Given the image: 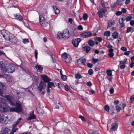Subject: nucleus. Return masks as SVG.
<instances>
[{"label": "nucleus", "mask_w": 134, "mask_h": 134, "mask_svg": "<svg viewBox=\"0 0 134 134\" xmlns=\"http://www.w3.org/2000/svg\"><path fill=\"white\" fill-rule=\"evenodd\" d=\"M4 97L9 101L10 104L12 105H15V107L10 108L11 111H15L19 113L22 111V108L21 103V102H16L15 104H14L15 100L14 97L10 95H5Z\"/></svg>", "instance_id": "obj_1"}, {"label": "nucleus", "mask_w": 134, "mask_h": 134, "mask_svg": "<svg viewBox=\"0 0 134 134\" xmlns=\"http://www.w3.org/2000/svg\"><path fill=\"white\" fill-rule=\"evenodd\" d=\"M1 70L4 73H13L14 72L16 68V66L12 63L5 64L2 63L0 65Z\"/></svg>", "instance_id": "obj_2"}, {"label": "nucleus", "mask_w": 134, "mask_h": 134, "mask_svg": "<svg viewBox=\"0 0 134 134\" xmlns=\"http://www.w3.org/2000/svg\"><path fill=\"white\" fill-rule=\"evenodd\" d=\"M5 101V99L3 98L0 99V111L1 112H5L9 110V107Z\"/></svg>", "instance_id": "obj_3"}, {"label": "nucleus", "mask_w": 134, "mask_h": 134, "mask_svg": "<svg viewBox=\"0 0 134 134\" xmlns=\"http://www.w3.org/2000/svg\"><path fill=\"white\" fill-rule=\"evenodd\" d=\"M46 87V84L44 82L41 81L40 84L37 88V90L39 92H41L43 89H44Z\"/></svg>", "instance_id": "obj_4"}, {"label": "nucleus", "mask_w": 134, "mask_h": 134, "mask_svg": "<svg viewBox=\"0 0 134 134\" xmlns=\"http://www.w3.org/2000/svg\"><path fill=\"white\" fill-rule=\"evenodd\" d=\"M107 47L109 49H108L109 53L108 55L110 57H112L114 55V53L113 52L114 49L112 48L113 47L110 44H108L107 46Z\"/></svg>", "instance_id": "obj_5"}, {"label": "nucleus", "mask_w": 134, "mask_h": 134, "mask_svg": "<svg viewBox=\"0 0 134 134\" xmlns=\"http://www.w3.org/2000/svg\"><path fill=\"white\" fill-rule=\"evenodd\" d=\"M39 19L40 24L42 26L46 27L47 23L45 22L44 18L42 15H39Z\"/></svg>", "instance_id": "obj_6"}, {"label": "nucleus", "mask_w": 134, "mask_h": 134, "mask_svg": "<svg viewBox=\"0 0 134 134\" xmlns=\"http://www.w3.org/2000/svg\"><path fill=\"white\" fill-rule=\"evenodd\" d=\"M63 36V39H67L69 37V31L67 29H65L62 31Z\"/></svg>", "instance_id": "obj_7"}, {"label": "nucleus", "mask_w": 134, "mask_h": 134, "mask_svg": "<svg viewBox=\"0 0 134 134\" xmlns=\"http://www.w3.org/2000/svg\"><path fill=\"white\" fill-rule=\"evenodd\" d=\"M106 73L108 75L107 79L110 81H111L112 79V72L111 70H108L106 71Z\"/></svg>", "instance_id": "obj_8"}, {"label": "nucleus", "mask_w": 134, "mask_h": 134, "mask_svg": "<svg viewBox=\"0 0 134 134\" xmlns=\"http://www.w3.org/2000/svg\"><path fill=\"white\" fill-rule=\"evenodd\" d=\"M92 35V34L91 32H87L82 33L80 35L81 37L86 38L89 37Z\"/></svg>", "instance_id": "obj_9"}, {"label": "nucleus", "mask_w": 134, "mask_h": 134, "mask_svg": "<svg viewBox=\"0 0 134 134\" xmlns=\"http://www.w3.org/2000/svg\"><path fill=\"white\" fill-rule=\"evenodd\" d=\"M9 41L13 43H15L17 42V39L13 35L10 34V38Z\"/></svg>", "instance_id": "obj_10"}, {"label": "nucleus", "mask_w": 134, "mask_h": 134, "mask_svg": "<svg viewBox=\"0 0 134 134\" xmlns=\"http://www.w3.org/2000/svg\"><path fill=\"white\" fill-rule=\"evenodd\" d=\"M81 41V40L80 38H77L76 39H73L72 40V43L74 46L76 47L78 46Z\"/></svg>", "instance_id": "obj_11"}, {"label": "nucleus", "mask_w": 134, "mask_h": 134, "mask_svg": "<svg viewBox=\"0 0 134 134\" xmlns=\"http://www.w3.org/2000/svg\"><path fill=\"white\" fill-rule=\"evenodd\" d=\"M3 77L5 78L7 81L9 82H10L12 81V79L11 76L7 74L2 75L0 74V77Z\"/></svg>", "instance_id": "obj_12"}, {"label": "nucleus", "mask_w": 134, "mask_h": 134, "mask_svg": "<svg viewBox=\"0 0 134 134\" xmlns=\"http://www.w3.org/2000/svg\"><path fill=\"white\" fill-rule=\"evenodd\" d=\"M5 89V86L3 83L0 82V96H3V92Z\"/></svg>", "instance_id": "obj_13"}, {"label": "nucleus", "mask_w": 134, "mask_h": 134, "mask_svg": "<svg viewBox=\"0 0 134 134\" xmlns=\"http://www.w3.org/2000/svg\"><path fill=\"white\" fill-rule=\"evenodd\" d=\"M1 34L3 37L7 40H9L10 38V34L9 35L8 34H7L3 30L1 31Z\"/></svg>", "instance_id": "obj_14"}, {"label": "nucleus", "mask_w": 134, "mask_h": 134, "mask_svg": "<svg viewBox=\"0 0 134 134\" xmlns=\"http://www.w3.org/2000/svg\"><path fill=\"white\" fill-rule=\"evenodd\" d=\"M1 132L3 134H13V133L11 132L10 130L8 128H5L2 130Z\"/></svg>", "instance_id": "obj_15"}, {"label": "nucleus", "mask_w": 134, "mask_h": 134, "mask_svg": "<svg viewBox=\"0 0 134 134\" xmlns=\"http://www.w3.org/2000/svg\"><path fill=\"white\" fill-rule=\"evenodd\" d=\"M7 119V117L3 114H0V122L3 124L6 123V121Z\"/></svg>", "instance_id": "obj_16"}, {"label": "nucleus", "mask_w": 134, "mask_h": 134, "mask_svg": "<svg viewBox=\"0 0 134 134\" xmlns=\"http://www.w3.org/2000/svg\"><path fill=\"white\" fill-rule=\"evenodd\" d=\"M53 87L54 88L55 87L54 83L53 82H50L48 83L47 88V91L48 92H50V88H52Z\"/></svg>", "instance_id": "obj_17"}, {"label": "nucleus", "mask_w": 134, "mask_h": 134, "mask_svg": "<svg viewBox=\"0 0 134 134\" xmlns=\"http://www.w3.org/2000/svg\"><path fill=\"white\" fill-rule=\"evenodd\" d=\"M86 59L85 58L82 57L77 60V63L79 64H80V63H81L83 65H86Z\"/></svg>", "instance_id": "obj_18"}, {"label": "nucleus", "mask_w": 134, "mask_h": 134, "mask_svg": "<svg viewBox=\"0 0 134 134\" xmlns=\"http://www.w3.org/2000/svg\"><path fill=\"white\" fill-rule=\"evenodd\" d=\"M118 34L117 31H115L112 34V36L113 38V39L109 38L108 39L109 40H113L114 39H116L118 38Z\"/></svg>", "instance_id": "obj_19"}, {"label": "nucleus", "mask_w": 134, "mask_h": 134, "mask_svg": "<svg viewBox=\"0 0 134 134\" xmlns=\"http://www.w3.org/2000/svg\"><path fill=\"white\" fill-rule=\"evenodd\" d=\"M14 16L15 19L22 21L23 19L22 16L19 14H14Z\"/></svg>", "instance_id": "obj_20"}, {"label": "nucleus", "mask_w": 134, "mask_h": 134, "mask_svg": "<svg viewBox=\"0 0 134 134\" xmlns=\"http://www.w3.org/2000/svg\"><path fill=\"white\" fill-rule=\"evenodd\" d=\"M42 80L45 82H48L49 81V78L46 75H41Z\"/></svg>", "instance_id": "obj_21"}, {"label": "nucleus", "mask_w": 134, "mask_h": 134, "mask_svg": "<svg viewBox=\"0 0 134 134\" xmlns=\"http://www.w3.org/2000/svg\"><path fill=\"white\" fill-rule=\"evenodd\" d=\"M118 127V126L116 124L114 123L111 125V127L110 129L111 131H113L116 130Z\"/></svg>", "instance_id": "obj_22"}, {"label": "nucleus", "mask_w": 134, "mask_h": 134, "mask_svg": "<svg viewBox=\"0 0 134 134\" xmlns=\"http://www.w3.org/2000/svg\"><path fill=\"white\" fill-rule=\"evenodd\" d=\"M36 118V116L34 114V112H32L30 113V115L28 118L27 119L28 120H30L32 119H35Z\"/></svg>", "instance_id": "obj_23"}, {"label": "nucleus", "mask_w": 134, "mask_h": 134, "mask_svg": "<svg viewBox=\"0 0 134 134\" xmlns=\"http://www.w3.org/2000/svg\"><path fill=\"white\" fill-rule=\"evenodd\" d=\"M108 27H110L115 24V22L114 20H111L108 22Z\"/></svg>", "instance_id": "obj_24"}, {"label": "nucleus", "mask_w": 134, "mask_h": 134, "mask_svg": "<svg viewBox=\"0 0 134 134\" xmlns=\"http://www.w3.org/2000/svg\"><path fill=\"white\" fill-rule=\"evenodd\" d=\"M57 38L58 40L62 38L63 39V36L62 33L60 32H59L57 34Z\"/></svg>", "instance_id": "obj_25"}, {"label": "nucleus", "mask_w": 134, "mask_h": 134, "mask_svg": "<svg viewBox=\"0 0 134 134\" xmlns=\"http://www.w3.org/2000/svg\"><path fill=\"white\" fill-rule=\"evenodd\" d=\"M18 125V124H16V123L15 122L13 125L12 126V131L13 133L18 130V129L16 128V126Z\"/></svg>", "instance_id": "obj_26"}, {"label": "nucleus", "mask_w": 134, "mask_h": 134, "mask_svg": "<svg viewBox=\"0 0 134 134\" xmlns=\"http://www.w3.org/2000/svg\"><path fill=\"white\" fill-rule=\"evenodd\" d=\"M53 7L54 11L55 14H58L60 12L59 10L56 6H53Z\"/></svg>", "instance_id": "obj_27"}, {"label": "nucleus", "mask_w": 134, "mask_h": 134, "mask_svg": "<svg viewBox=\"0 0 134 134\" xmlns=\"http://www.w3.org/2000/svg\"><path fill=\"white\" fill-rule=\"evenodd\" d=\"M35 68L38 70L40 72L42 71L43 69V68L41 66V65H37L35 66Z\"/></svg>", "instance_id": "obj_28"}, {"label": "nucleus", "mask_w": 134, "mask_h": 134, "mask_svg": "<svg viewBox=\"0 0 134 134\" xmlns=\"http://www.w3.org/2000/svg\"><path fill=\"white\" fill-rule=\"evenodd\" d=\"M88 43L89 45L91 47H93L94 45V42L92 40H90L88 41Z\"/></svg>", "instance_id": "obj_29"}, {"label": "nucleus", "mask_w": 134, "mask_h": 134, "mask_svg": "<svg viewBox=\"0 0 134 134\" xmlns=\"http://www.w3.org/2000/svg\"><path fill=\"white\" fill-rule=\"evenodd\" d=\"M83 50L86 51L87 52H88L91 49V48L88 46H85L83 47Z\"/></svg>", "instance_id": "obj_30"}, {"label": "nucleus", "mask_w": 134, "mask_h": 134, "mask_svg": "<svg viewBox=\"0 0 134 134\" xmlns=\"http://www.w3.org/2000/svg\"><path fill=\"white\" fill-rule=\"evenodd\" d=\"M110 32L109 31H107L105 32L104 33V35L106 36L107 38V39H108V37H109L110 35Z\"/></svg>", "instance_id": "obj_31"}, {"label": "nucleus", "mask_w": 134, "mask_h": 134, "mask_svg": "<svg viewBox=\"0 0 134 134\" xmlns=\"http://www.w3.org/2000/svg\"><path fill=\"white\" fill-rule=\"evenodd\" d=\"M69 55H68L67 53L64 52L62 54L61 57L63 59H66V58L67 57H67Z\"/></svg>", "instance_id": "obj_32"}, {"label": "nucleus", "mask_w": 134, "mask_h": 134, "mask_svg": "<svg viewBox=\"0 0 134 134\" xmlns=\"http://www.w3.org/2000/svg\"><path fill=\"white\" fill-rule=\"evenodd\" d=\"M55 83L56 84V85L58 86L59 88H60V81L58 79H56L55 80Z\"/></svg>", "instance_id": "obj_33"}, {"label": "nucleus", "mask_w": 134, "mask_h": 134, "mask_svg": "<svg viewBox=\"0 0 134 134\" xmlns=\"http://www.w3.org/2000/svg\"><path fill=\"white\" fill-rule=\"evenodd\" d=\"M94 39L95 40L98 41L99 42H101L102 40V38L101 37H96L94 38Z\"/></svg>", "instance_id": "obj_34"}, {"label": "nucleus", "mask_w": 134, "mask_h": 134, "mask_svg": "<svg viewBox=\"0 0 134 134\" xmlns=\"http://www.w3.org/2000/svg\"><path fill=\"white\" fill-rule=\"evenodd\" d=\"M107 11V10L105 8H103L100 9L99 11L101 12L103 14Z\"/></svg>", "instance_id": "obj_35"}, {"label": "nucleus", "mask_w": 134, "mask_h": 134, "mask_svg": "<svg viewBox=\"0 0 134 134\" xmlns=\"http://www.w3.org/2000/svg\"><path fill=\"white\" fill-rule=\"evenodd\" d=\"M65 59V62L66 63H69V62H70L71 59L70 55L68 56L67 57H67L66 58V59Z\"/></svg>", "instance_id": "obj_36"}, {"label": "nucleus", "mask_w": 134, "mask_h": 134, "mask_svg": "<svg viewBox=\"0 0 134 134\" xmlns=\"http://www.w3.org/2000/svg\"><path fill=\"white\" fill-rule=\"evenodd\" d=\"M122 1L121 0H117L116 2L117 5H121L122 4Z\"/></svg>", "instance_id": "obj_37"}, {"label": "nucleus", "mask_w": 134, "mask_h": 134, "mask_svg": "<svg viewBox=\"0 0 134 134\" xmlns=\"http://www.w3.org/2000/svg\"><path fill=\"white\" fill-rule=\"evenodd\" d=\"M132 29L131 27H128L127 28L126 31V33H128L131 31Z\"/></svg>", "instance_id": "obj_38"}, {"label": "nucleus", "mask_w": 134, "mask_h": 134, "mask_svg": "<svg viewBox=\"0 0 134 134\" xmlns=\"http://www.w3.org/2000/svg\"><path fill=\"white\" fill-rule=\"evenodd\" d=\"M88 17V16L86 13H85L83 14V19L84 20H86L87 19Z\"/></svg>", "instance_id": "obj_39"}, {"label": "nucleus", "mask_w": 134, "mask_h": 134, "mask_svg": "<svg viewBox=\"0 0 134 134\" xmlns=\"http://www.w3.org/2000/svg\"><path fill=\"white\" fill-rule=\"evenodd\" d=\"M126 21H130L132 19V16L131 15H129L126 18Z\"/></svg>", "instance_id": "obj_40"}, {"label": "nucleus", "mask_w": 134, "mask_h": 134, "mask_svg": "<svg viewBox=\"0 0 134 134\" xmlns=\"http://www.w3.org/2000/svg\"><path fill=\"white\" fill-rule=\"evenodd\" d=\"M105 110L107 111H109V107L108 105H105L104 107Z\"/></svg>", "instance_id": "obj_41"}, {"label": "nucleus", "mask_w": 134, "mask_h": 134, "mask_svg": "<svg viewBox=\"0 0 134 134\" xmlns=\"http://www.w3.org/2000/svg\"><path fill=\"white\" fill-rule=\"evenodd\" d=\"M75 78L77 79H79L81 77V75L79 74H75Z\"/></svg>", "instance_id": "obj_42"}, {"label": "nucleus", "mask_w": 134, "mask_h": 134, "mask_svg": "<svg viewBox=\"0 0 134 134\" xmlns=\"http://www.w3.org/2000/svg\"><path fill=\"white\" fill-rule=\"evenodd\" d=\"M127 60L124 59L123 60L120 61V64H125L126 63Z\"/></svg>", "instance_id": "obj_43"}, {"label": "nucleus", "mask_w": 134, "mask_h": 134, "mask_svg": "<svg viewBox=\"0 0 134 134\" xmlns=\"http://www.w3.org/2000/svg\"><path fill=\"white\" fill-rule=\"evenodd\" d=\"M103 14L99 11L98 12V15L100 18H102L103 17Z\"/></svg>", "instance_id": "obj_44"}, {"label": "nucleus", "mask_w": 134, "mask_h": 134, "mask_svg": "<svg viewBox=\"0 0 134 134\" xmlns=\"http://www.w3.org/2000/svg\"><path fill=\"white\" fill-rule=\"evenodd\" d=\"M115 108L116 110L118 112H119L121 109V107H119L118 105L116 106Z\"/></svg>", "instance_id": "obj_45"}, {"label": "nucleus", "mask_w": 134, "mask_h": 134, "mask_svg": "<svg viewBox=\"0 0 134 134\" xmlns=\"http://www.w3.org/2000/svg\"><path fill=\"white\" fill-rule=\"evenodd\" d=\"M52 59L53 61V62L55 63L56 62V61L55 59L54 58V55L52 54L51 55Z\"/></svg>", "instance_id": "obj_46"}, {"label": "nucleus", "mask_w": 134, "mask_h": 134, "mask_svg": "<svg viewBox=\"0 0 134 134\" xmlns=\"http://www.w3.org/2000/svg\"><path fill=\"white\" fill-rule=\"evenodd\" d=\"M88 73L90 75H92L93 73V70L91 69H89L88 71Z\"/></svg>", "instance_id": "obj_47"}, {"label": "nucleus", "mask_w": 134, "mask_h": 134, "mask_svg": "<svg viewBox=\"0 0 134 134\" xmlns=\"http://www.w3.org/2000/svg\"><path fill=\"white\" fill-rule=\"evenodd\" d=\"M117 5L115 2L114 3L111 4V8H113L115 7Z\"/></svg>", "instance_id": "obj_48"}, {"label": "nucleus", "mask_w": 134, "mask_h": 134, "mask_svg": "<svg viewBox=\"0 0 134 134\" xmlns=\"http://www.w3.org/2000/svg\"><path fill=\"white\" fill-rule=\"evenodd\" d=\"M100 4L102 5V6L103 8H105V3L102 0L101 1Z\"/></svg>", "instance_id": "obj_49"}, {"label": "nucleus", "mask_w": 134, "mask_h": 134, "mask_svg": "<svg viewBox=\"0 0 134 134\" xmlns=\"http://www.w3.org/2000/svg\"><path fill=\"white\" fill-rule=\"evenodd\" d=\"M92 60L93 62L95 64L98 61V60L97 59H95L94 58H93L92 59Z\"/></svg>", "instance_id": "obj_50"}, {"label": "nucleus", "mask_w": 134, "mask_h": 134, "mask_svg": "<svg viewBox=\"0 0 134 134\" xmlns=\"http://www.w3.org/2000/svg\"><path fill=\"white\" fill-rule=\"evenodd\" d=\"M23 42L25 44L29 42V40L27 39H24L23 40Z\"/></svg>", "instance_id": "obj_51"}, {"label": "nucleus", "mask_w": 134, "mask_h": 134, "mask_svg": "<svg viewBox=\"0 0 134 134\" xmlns=\"http://www.w3.org/2000/svg\"><path fill=\"white\" fill-rule=\"evenodd\" d=\"M34 79L35 81L36 82H38V78L37 77L34 76Z\"/></svg>", "instance_id": "obj_52"}, {"label": "nucleus", "mask_w": 134, "mask_h": 134, "mask_svg": "<svg viewBox=\"0 0 134 134\" xmlns=\"http://www.w3.org/2000/svg\"><path fill=\"white\" fill-rule=\"evenodd\" d=\"M79 118L81 119L83 121L86 122V120L84 117L80 115L79 116Z\"/></svg>", "instance_id": "obj_53"}, {"label": "nucleus", "mask_w": 134, "mask_h": 134, "mask_svg": "<svg viewBox=\"0 0 134 134\" xmlns=\"http://www.w3.org/2000/svg\"><path fill=\"white\" fill-rule=\"evenodd\" d=\"M22 118H19L16 121V122H15L16 123V124H18L20 122V121L21 120Z\"/></svg>", "instance_id": "obj_54"}, {"label": "nucleus", "mask_w": 134, "mask_h": 134, "mask_svg": "<svg viewBox=\"0 0 134 134\" xmlns=\"http://www.w3.org/2000/svg\"><path fill=\"white\" fill-rule=\"evenodd\" d=\"M122 14V12L120 11H118L116 13V14L117 16H119Z\"/></svg>", "instance_id": "obj_55"}, {"label": "nucleus", "mask_w": 134, "mask_h": 134, "mask_svg": "<svg viewBox=\"0 0 134 134\" xmlns=\"http://www.w3.org/2000/svg\"><path fill=\"white\" fill-rule=\"evenodd\" d=\"M87 85L89 87H91L92 86V84L91 81H89L87 83Z\"/></svg>", "instance_id": "obj_56"}, {"label": "nucleus", "mask_w": 134, "mask_h": 134, "mask_svg": "<svg viewBox=\"0 0 134 134\" xmlns=\"http://www.w3.org/2000/svg\"><path fill=\"white\" fill-rule=\"evenodd\" d=\"M119 22L120 24V26L121 27H122L124 26L125 24L124 22H121V23L120 21H119Z\"/></svg>", "instance_id": "obj_57"}, {"label": "nucleus", "mask_w": 134, "mask_h": 134, "mask_svg": "<svg viewBox=\"0 0 134 134\" xmlns=\"http://www.w3.org/2000/svg\"><path fill=\"white\" fill-rule=\"evenodd\" d=\"M121 49L124 51H127L126 48V47H122L121 48Z\"/></svg>", "instance_id": "obj_58"}, {"label": "nucleus", "mask_w": 134, "mask_h": 134, "mask_svg": "<svg viewBox=\"0 0 134 134\" xmlns=\"http://www.w3.org/2000/svg\"><path fill=\"white\" fill-rule=\"evenodd\" d=\"M62 79L63 80L65 81L66 79V76L65 75H62L61 76Z\"/></svg>", "instance_id": "obj_59"}, {"label": "nucleus", "mask_w": 134, "mask_h": 134, "mask_svg": "<svg viewBox=\"0 0 134 134\" xmlns=\"http://www.w3.org/2000/svg\"><path fill=\"white\" fill-rule=\"evenodd\" d=\"M134 65V62H131L130 64V66L131 68H132L133 66Z\"/></svg>", "instance_id": "obj_60"}, {"label": "nucleus", "mask_w": 134, "mask_h": 134, "mask_svg": "<svg viewBox=\"0 0 134 134\" xmlns=\"http://www.w3.org/2000/svg\"><path fill=\"white\" fill-rule=\"evenodd\" d=\"M77 29L79 30H82L83 27L81 25H79L78 26Z\"/></svg>", "instance_id": "obj_61"}, {"label": "nucleus", "mask_w": 134, "mask_h": 134, "mask_svg": "<svg viewBox=\"0 0 134 134\" xmlns=\"http://www.w3.org/2000/svg\"><path fill=\"white\" fill-rule=\"evenodd\" d=\"M87 65L88 67L90 68H92L93 66L92 64L89 63L87 64Z\"/></svg>", "instance_id": "obj_62"}, {"label": "nucleus", "mask_w": 134, "mask_h": 134, "mask_svg": "<svg viewBox=\"0 0 134 134\" xmlns=\"http://www.w3.org/2000/svg\"><path fill=\"white\" fill-rule=\"evenodd\" d=\"M120 67L121 69H124L125 66V64H120Z\"/></svg>", "instance_id": "obj_63"}, {"label": "nucleus", "mask_w": 134, "mask_h": 134, "mask_svg": "<svg viewBox=\"0 0 134 134\" xmlns=\"http://www.w3.org/2000/svg\"><path fill=\"white\" fill-rule=\"evenodd\" d=\"M130 24L131 26L134 25V21L133 20H131L130 22Z\"/></svg>", "instance_id": "obj_64"}]
</instances>
